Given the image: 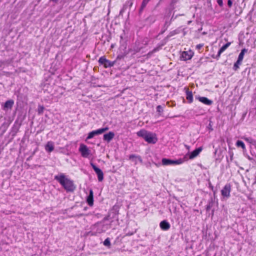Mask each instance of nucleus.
<instances>
[{
  "mask_svg": "<svg viewBox=\"0 0 256 256\" xmlns=\"http://www.w3.org/2000/svg\"><path fill=\"white\" fill-rule=\"evenodd\" d=\"M54 180L58 182L67 192H72L76 188L73 181L66 178L64 174L55 176Z\"/></svg>",
  "mask_w": 256,
  "mask_h": 256,
  "instance_id": "obj_1",
  "label": "nucleus"
},
{
  "mask_svg": "<svg viewBox=\"0 0 256 256\" xmlns=\"http://www.w3.org/2000/svg\"><path fill=\"white\" fill-rule=\"evenodd\" d=\"M139 137L143 138L146 142L149 144H156L158 141L156 134L142 129L136 132Z\"/></svg>",
  "mask_w": 256,
  "mask_h": 256,
  "instance_id": "obj_2",
  "label": "nucleus"
},
{
  "mask_svg": "<svg viewBox=\"0 0 256 256\" xmlns=\"http://www.w3.org/2000/svg\"><path fill=\"white\" fill-rule=\"evenodd\" d=\"M184 162V160L182 158H179L176 160H173L168 158H163L162 160V164L164 166L180 164H182Z\"/></svg>",
  "mask_w": 256,
  "mask_h": 256,
  "instance_id": "obj_3",
  "label": "nucleus"
},
{
  "mask_svg": "<svg viewBox=\"0 0 256 256\" xmlns=\"http://www.w3.org/2000/svg\"><path fill=\"white\" fill-rule=\"evenodd\" d=\"M98 62L100 65H102L104 68H108L113 66L116 64V61H110L103 56L100 58Z\"/></svg>",
  "mask_w": 256,
  "mask_h": 256,
  "instance_id": "obj_4",
  "label": "nucleus"
},
{
  "mask_svg": "<svg viewBox=\"0 0 256 256\" xmlns=\"http://www.w3.org/2000/svg\"><path fill=\"white\" fill-rule=\"evenodd\" d=\"M108 127H106L104 128H99L95 130H92L88 134L86 140L91 139L96 136L102 134V133L108 130Z\"/></svg>",
  "mask_w": 256,
  "mask_h": 256,
  "instance_id": "obj_5",
  "label": "nucleus"
},
{
  "mask_svg": "<svg viewBox=\"0 0 256 256\" xmlns=\"http://www.w3.org/2000/svg\"><path fill=\"white\" fill-rule=\"evenodd\" d=\"M90 166L96 173L99 182H102L104 180V173L102 171L97 167L94 163L90 162Z\"/></svg>",
  "mask_w": 256,
  "mask_h": 256,
  "instance_id": "obj_6",
  "label": "nucleus"
},
{
  "mask_svg": "<svg viewBox=\"0 0 256 256\" xmlns=\"http://www.w3.org/2000/svg\"><path fill=\"white\" fill-rule=\"evenodd\" d=\"M79 151L81 154V155L84 158H88V156L90 154V151L88 148L87 146L84 144H80Z\"/></svg>",
  "mask_w": 256,
  "mask_h": 256,
  "instance_id": "obj_7",
  "label": "nucleus"
},
{
  "mask_svg": "<svg viewBox=\"0 0 256 256\" xmlns=\"http://www.w3.org/2000/svg\"><path fill=\"white\" fill-rule=\"evenodd\" d=\"M231 186L230 184H226L221 190L222 195L225 198H228L230 196Z\"/></svg>",
  "mask_w": 256,
  "mask_h": 256,
  "instance_id": "obj_8",
  "label": "nucleus"
},
{
  "mask_svg": "<svg viewBox=\"0 0 256 256\" xmlns=\"http://www.w3.org/2000/svg\"><path fill=\"white\" fill-rule=\"evenodd\" d=\"M14 104V101L12 100H6L4 104L2 106V108L4 110L6 111L8 110H11Z\"/></svg>",
  "mask_w": 256,
  "mask_h": 256,
  "instance_id": "obj_9",
  "label": "nucleus"
},
{
  "mask_svg": "<svg viewBox=\"0 0 256 256\" xmlns=\"http://www.w3.org/2000/svg\"><path fill=\"white\" fill-rule=\"evenodd\" d=\"M196 98L200 102L206 105L210 106L213 103L212 100H209L206 97L198 96H196Z\"/></svg>",
  "mask_w": 256,
  "mask_h": 256,
  "instance_id": "obj_10",
  "label": "nucleus"
},
{
  "mask_svg": "<svg viewBox=\"0 0 256 256\" xmlns=\"http://www.w3.org/2000/svg\"><path fill=\"white\" fill-rule=\"evenodd\" d=\"M142 48V46H141V44L140 42L136 41L130 50L134 52L135 54L139 52Z\"/></svg>",
  "mask_w": 256,
  "mask_h": 256,
  "instance_id": "obj_11",
  "label": "nucleus"
},
{
  "mask_svg": "<svg viewBox=\"0 0 256 256\" xmlns=\"http://www.w3.org/2000/svg\"><path fill=\"white\" fill-rule=\"evenodd\" d=\"M114 133L113 132H109L108 133L104 134L103 140L107 142H109L114 138Z\"/></svg>",
  "mask_w": 256,
  "mask_h": 256,
  "instance_id": "obj_12",
  "label": "nucleus"
},
{
  "mask_svg": "<svg viewBox=\"0 0 256 256\" xmlns=\"http://www.w3.org/2000/svg\"><path fill=\"white\" fill-rule=\"evenodd\" d=\"M86 202L90 206H92L94 204V194L93 191L92 189L90 190L89 194L86 198Z\"/></svg>",
  "mask_w": 256,
  "mask_h": 256,
  "instance_id": "obj_13",
  "label": "nucleus"
},
{
  "mask_svg": "<svg viewBox=\"0 0 256 256\" xmlns=\"http://www.w3.org/2000/svg\"><path fill=\"white\" fill-rule=\"evenodd\" d=\"M215 192H214V198H211L209 200L208 204L206 206V211L207 212H209L210 210L213 207L214 204V199H215Z\"/></svg>",
  "mask_w": 256,
  "mask_h": 256,
  "instance_id": "obj_14",
  "label": "nucleus"
},
{
  "mask_svg": "<svg viewBox=\"0 0 256 256\" xmlns=\"http://www.w3.org/2000/svg\"><path fill=\"white\" fill-rule=\"evenodd\" d=\"M160 226L162 230H167L170 228V224L167 220H164L160 222Z\"/></svg>",
  "mask_w": 256,
  "mask_h": 256,
  "instance_id": "obj_15",
  "label": "nucleus"
},
{
  "mask_svg": "<svg viewBox=\"0 0 256 256\" xmlns=\"http://www.w3.org/2000/svg\"><path fill=\"white\" fill-rule=\"evenodd\" d=\"M180 32V30L179 29H176L175 30H174L170 32L168 34L164 39V43L166 44L168 41V40H169V38L170 37H172L176 34H178Z\"/></svg>",
  "mask_w": 256,
  "mask_h": 256,
  "instance_id": "obj_16",
  "label": "nucleus"
},
{
  "mask_svg": "<svg viewBox=\"0 0 256 256\" xmlns=\"http://www.w3.org/2000/svg\"><path fill=\"white\" fill-rule=\"evenodd\" d=\"M202 147H199L194 150H193L190 154L189 158L190 159H192L196 156H197L200 152L202 150Z\"/></svg>",
  "mask_w": 256,
  "mask_h": 256,
  "instance_id": "obj_17",
  "label": "nucleus"
},
{
  "mask_svg": "<svg viewBox=\"0 0 256 256\" xmlns=\"http://www.w3.org/2000/svg\"><path fill=\"white\" fill-rule=\"evenodd\" d=\"M186 90V98L188 100L189 104H191L193 102V95L192 91H190L188 88H185Z\"/></svg>",
  "mask_w": 256,
  "mask_h": 256,
  "instance_id": "obj_18",
  "label": "nucleus"
},
{
  "mask_svg": "<svg viewBox=\"0 0 256 256\" xmlns=\"http://www.w3.org/2000/svg\"><path fill=\"white\" fill-rule=\"evenodd\" d=\"M231 44L230 42H228L224 44L220 48L219 50L218 54L216 56V58L218 59L221 54Z\"/></svg>",
  "mask_w": 256,
  "mask_h": 256,
  "instance_id": "obj_19",
  "label": "nucleus"
},
{
  "mask_svg": "<svg viewBox=\"0 0 256 256\" xmlns=\"http://www.w3.org/2000/svg\"><path fill=\"white\" fill-rule=\"evenodd\" d=\"M45 150L46 152H50L54 150V144L52 141L48 142L45 146Z\"/></svg>",
  "mask_w": 256,
  "mask_h": 256,
  "instance_id": "obj_20",
  "label": "nucleus"
},
{
  "mask_svg": "<svg viewBox=\"0 0 256 256\" xmlns=\"http://www.w3.org/2000/svg\"><path fill=\"white\" fill-rule=\"evenodd\" d=\"M129 160H132L134 162L135 164H137V160L140 162H142V160L140 156H136L135 154H130L129 156Z\"/></svg>",
  "mask_w": 256,
  "mask_h": 256,
  "instance_id": "obj_21",
  "label": "nucleus"
},
{
  "mask_svg": "<svg viewBox=\"0 0 256 256\" xmlns=\"http://www.w3.org/2000/svg\"><path fill=\"white\" fill-rule=\"evenodd\" d=\"M192 56V55L191 54H188V52L186 51L183 52L182 54V58L184 60H190Z\"/></svg>",
  "mask_w": 256,
  "mask_h": 256,
  "instance_id": "obj_22",
  "label": "nucleus"
},
{
  "mask_svg": "<svg viewBox=\"0 0 256 256\" xmlns=\"http://www.w3.org/2000/svg\"><path fill=\"white\" fill-rule=\"evenodd\" d=\"M171 24V22L170 21V22H168V21H166L165 22V23L162 29V30L161 32H160L159 34H163L168 29V26H170Z\"/></svg>",
  "mask_w": 256,
  "mask_h": 256,
  "instance_id": "obj_23",
  "label": "nucleus"
},
{
  "mask_svg": "<svg viewBox=\"0 0 256 256\" xmlns=\"http://www.w3.org/2000/svg\"><path fill=\"white\" fill-rule=\"evenodd\" d=\"M149 1L148 0H143L140 9V12H142L143 10L145 8L146 4H148Z\"/></svg>",
  "mask_w": 256,
  "mask_h": 256,
  "instance_id": "obj_24",
  "label": "nucleus"
},
{
  "mask_svg": "<svg viewBox=\"0 0 256 256\" xmlns=\"http://www.w3.org/2000/svg\"><path fill=\"white\" fill-rule=\"evenodd\" d=\"M156 112H158V115L162 116L163 113V112H164L163 107L160 105H158L156 106Z\"/></svg>",
  "mask_w": 256,
  "mask_h": 256,
  "instance_id": "obj_25",
  "label": "nucleus"
},
{
  "mask_svg": "<svg viewBox=\"0 0 256 256\" xmlns=\"http://www.w3.org/2000/svg\"><path fill=\"white\" fill-rule=\"evenodd\" d=\"M156 20V17L154 16H150L146 18V21L150 24L154 23Z\"/></svg>",
  "mask_w": 256,
  "mask_h": 256,
  "instance_id": "obj_26",
  "label": "nucleus"
},
{
  "mask_svg": "<svg viewBox=\"0 0 256 256\" xmlns=\"http://www.w3.org/2000/svg\"><path fill=\"white\" fill-rule=\"evenodd\" d=\"M242 64V62H238V60H237L236 62L234 64L233 69L234 70H238L239 68V66Z\"/></svg>",
  "mask_w": 256,
  "mask_h": 256,
  "instance_id": "obj_27",
  "label": "nucleus"
},
{
  "mask_svg": "<svg viewBox=\"0 0 256 256\" xmlns=\"http://www.w3.org/2000/svg\"><path fill=\"white\" fill-rule=\"evenodd\" d=\"M236 144L238 147H241L243 149L245 148V144L244 142L242 140H238L236 142Z\"/></svg>",
  "mask_w": 256,
  "mask_h": 256,
  "instance_id": "obj_28",
  "label": "nucleus"
},
{
  "mask_svg": "<svg viewBox=\"0 0 256 256\" xmlns=\"http://www.w3.org/2000/svg\"><path fill=\"white\" fill-rule=\"evenodd\" d=\"M104 244L105 246H110V240L108 238H106L104 241Z\"/></svg>",
  "mask_w": 256,
  "mask_h": 256,
  "instance_id": "obj_29",
  "label": "nucleus"
},
{
  "mask_svg": "<svg viewBox=\"0 0 256 256\" xmlns=\"http://www.w3.org/2000/svg\"><path fill=\"white\" fill-rule=\"evenodd\" d=\"M160 48H161L160 46H157V47L155 48L151 52H149L148 54L150 55L157 51H158L160 49Z\"/></svg>",
  "mask_w": 256,
  "mask_h": 256,
  "instance_id": "obj_30",
  "label": "nucleus"
},
{
  "mask_svg": "<svg viewBox=\"0 0 256 256\" xmlns=\"http://www.w3.org/2000/svg\"><path fill=\"white\" fill-rule=\"evenodd\" d=\"M124 55H123V54L118 55L117 56L116 59L114 61H116V63L118 60H123L124 58Z\"/></svg>",
  "mask_w": 256,
  "mask_h": 256,
  "instance_id": "obj_31",
  "label": "nucleus"
},
{
  "mask_svg": "<svg viewBox=\"0 0 256 256\" xmlns=\"http://www.w3.org/2000/svg\"><path fill=\"white\" fill-rule=\"evenodd\" d=\"M244 54L240 52L238 55V62H242L243 58H244Z\"/></svg>",
  "mask_w": 256,
  "mask_h": 256,
  "instance_id": "obj_32",
  "label": "nucleus"
},
{
  "mask_svg": "<svg viewBox=\"0 0 256 256\" xmlns=\"http://www.w3.org/2000/svg\"><path fill=\"white\" fill-rule=\"evenodd\" d=\"M44 110V107L43 106H38V114H41L43 112Z\"/></svg>",
  "mask_w": 256,
  "mask_h": 256,
  "instance_id": "obj_33",
  "label": "nucleus"
},
{
  "mask_svg": "<svg viewBox=\"0 0 256 256\" xmlns=\"http://www.w3.org/2000/svg\"><path fill=\"white\" fill-rule=\"evenodd\" d=\"M132 4L133 2L132 0H128L125 4H126L127 6H129L130 8L132 6Z\"/></svg>",
  "mask_w": 256,
  "mask_h": 256,
  "instance_id": "obj_34",
  "label": "nucleus"
},
{
  "mask_svg": "<svg viewBox=\"0 0 256 256\" xmlns=\"http://www.w3.org/2000/svg\"><path fill=\"white\" fill-rule=\"evenodd\" d=\"M217 2H218V4L220 7H222L223 6V0H217Z\"/></svg>",
  "mask_w": 256,
  "mask_h": 256,
  "instance_id": "obj_35",
  "label": "nucleus"
},
{
  "mask_svg": "<svg viewBox=\"0 0 256 256\" xmlns=\"http://www.w3.org/2000/svg\"><path fill=\"white\" fill-rule=\"evenodd\" d=\"M232 4V0H228V6L229 8H231Z\"/></svg>",
  "mask_w": 256,
  "mask_h": 256,
  "instance_id": "obj_36",
  "label": "nucleus"
},
{
  "mask_svg": "<svg viewBox=\"0 0 256 256\" xmlns=\"http://www.w3.org/2000/svg\"><path fill=\"white\" fill-rule=\"evenodd\" d=\"M212 122H210L209 123L208 126V130H210V131H212L213 130V128H212Z\"/></svg>",
  "mask_w": 256,
  "mask_h": 256,
  "instance_id": "obj_37",
  "label": "nucleus"
},
{
  "mask_svg": "<svg viewBox=\"0 0 256 256\" xmlns=\"http://www.w3.org/2000/svg\"><path fill=\"white\" fill-rule=\"evenodd\" d=\"M203 46H204L203 44H199L196 46V48L198 50H200Z\"/></svg>",
  "mask_w": 256,
  "mask_h": 256,
  "instance_id": "obj_38",
  "label": "nucleus"
},
{
  "mask_svg": "<svg viewBox=\"0 0 256 256\" xmlns=\"http://www.w3.org/2000/svg\"><path fill=\"white\" fill-rule=\"evenodd\" d=\"M248 52V49H246L244 48H243L242 50L240 52L244 54L246 52Z\"/></svg>",
  "mask_w": 256,
  "mask_h": 256,
  "instance_id": "obj_39",
  "label": "nucleus"
},
{
  "mask_svg": "<svg viewBox=\"0 0 256 256\" xmlns=\"http://www.w3.org/2000/svg\"><path fill=\"white\" fill-rule=\"evenodd\" d=\"M126 10L124 9L123 8H122V9L120 10V15H122L123 12Z\"/></svg>",
  "mask_w": 256,
  "mask_h": 256,
  "instance_id": "obj_40",
  "label": "nucleus"
},
{
  "mask_svg": "<svg viewBox=\"0 0 256 256\" xmlns=\"http://www.w3.org/2000/svg\"><path fill=\"white\" fill-rule=\"evenodd\" d=\"M126 10L124 9L123 8H122V9L120 10V15H122L123 12Z\"/></svg>",
  "mask_w": 256,
  "mask_h": 256,
  "instance_id": "obj_41",
  "label": "nucleus"
},
{
  "mask_svg": "<svg viewBox=\"0 0 256 256\" xmlns=\"http://www.w3.org/2000/svg\"><path fill=\"white\" fill-rule=\"evenodd\" d=\"M209 187L211 188L212 190H213L214 186H212L210 182L209 183Z\"/></svg>",
  "mask_w": 256,
  "mask_h": 256,
  "instance_id": "obj_42",
  "label": "nucleus"
},
{
  "mask_svg": "<svg viewBox=\"0 0 256 256\" xmlns=\"http://www.w3.org/2000/svg\"><path fill=\"white\" fill-rule=\"evenodd\" d=\"M184 146L186 147V148L188 150H190V146L188 145H186V144H184Z\"/></svg>",
  "mask_w": 256,
  "mask_h": 256,
  "instance_id": "obj_43",
  "label": "nucleus"
},
{
  "mask_svg": "<svg viewBox=\"0 0 256 256\" xmlns=\"http://www.w3.org/2000/svg\"><path fill=\"white\" fill-rule=\"evenodd\" d=\"M127 8H128V6H126V4H125L123 6V7H122V8L124 10H126Z\"/></svg>",
  "mask_w": 256,
  "mask_h": 256,
  "instance_id": "obj_44",
  "label": "nucleus"
},
{
  "mask_svg": "<svg viewBox=\"0 0 256 256\" xmlns=\"http://www.w3.org/2000/svg\"><path fill=\"white\" fill-rule=\"evenodd\" d=\"M59 0H50V1L54 2H57Z\"/></svg>",
  "mask_w": 256,
  "mask_h": 256,
  "instance_id": "obj_45",
  "label": "nucleus"
},
{
  "mask_svg": "<svg viewBox=\"0 0 256 256\" xmlns=\"http://www.w3.org/2000/svg\"><path fill=\"white\" fill-rule=\"evenodd\" d=\"M214 210H212V216H213V215H214Z\"/></svg>",
  "mask_w": 256,
  "mask_h": 256,
  "instance_id": "obj_46",
  "label": "nucleus"
},
{
  "mask_svg": "<svg viewBox=\"0 0 256 256\" xmlns=\"http://www.w3.org/2000/svg\"><path fill=\"white\" fill-rule=\"evenodd\" d=\"M173 19H174V16H172V17L170 19V21L172 20Z\"/></svg>",
  "mask_w": 256,
  "mask_h": 256,
  "instance_id": "obj_47",
  "label": "nucleus"
},
{
  "mask_svg": "<svg viewBox=\"0 0 256 256\" xmlns=\"http://www.w3.org/2000/svg\"><path fill=\"white\" fill-rule=\"evenodd\" d=\"M148 0L149 1V2L150 1V0Z\"/></svg>",
  "mask_w": 256,
  "mask_h": 256,
  "instance_id": "obj_48",
  "label": "nucleus"
}]
</instances>
